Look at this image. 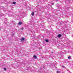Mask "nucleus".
Wrapping results in <instances>:
<instances>
[{"instance_id":"obj_1","label":"nucleus","mask_w":73,"mask_h":73,"mask_svg":"<svg viewBox=\"0 0 73 73\" xmlns=\"http://www.w3.org/2000/svg\"><path fill=\"white\" fill-rule=\"evenodd\" d=\"M57 7L58 8V9H61V6L60 5H58L57 6Z\"/></svg>"},{"instance_id":"obj_2","label":"nucleus","mask_w":73,"mask_h":73,"mask_svg":"<svg viewBox=\"0 0 73 73\" xmlns=\"http://www.w3.org/2000/svg\"><path fill=\"white\" fill-rule=\"evenodd\" d=\"M65 63H68L67 60H65L63 62V64H65Z\"/></svg>"},{"instance_id":"obj_3","label":"nucleus","mask_w":73,"mask_h":73,"mask_svg":"<svg viewBox=\"0 0 73 73\" xmlns=\"http://www.w3.org/2000/svg\"><path fill=\"white\" fill-rule=\"evenodd\" d=\"M58 38H60V37H61V34H59L58 35Z\"/></svg>"},{"instance_id":"obj_4","label":"nucleus","mask_w":73,"mask_h":73,"mask_svg":"<svg viewBox=\"0 0 73 73\" xmlns=\"http://www.w3.org/2000/svg\"><path fill=\"white\" fill-rule=\"evenodd\" d=\"M25 40V38H21V41H24Z\"/></svg>"},{"instance_id":"obj_5","label":"nucleus","mask_w":73,"mask_h":73,"mask_svg":"<svg viewBox=\"0 0 73 73\" xmlns=\"http://www.w3.org/2000/svg\"><path fill=\"white\" fill-rule=\"evenodd\" d=\"M3 20H4V21H5L4 22V23H7V21H6V19L5 18H3Z\"/></svg>"},{"instance_id":"obj_6","label":"nucleus","mask_w":73,"mask_h":73,"mask_svg":"<svg viewBox=\"0 0 73 73\" xmlns=\"http://www.w3.org/2000/svg\"><path fill=\"white\" fill-rule=\"evenodd\" d=\"M34 14H35V13L34 12H32L31 13V15H32V16H34Z\"/></svg>"},{"instance_id":"obj_7","label":"nucleus","mask_w":73,"mask_h":73,"mask_svg":"<svg viewBox=\"0 0 73 73\" xmlns=\"http://www.w3.org/2000/svg\"><path fill=\"white\" fill-rule=\"evenodd\" d=\"M19 25H21V24H22V22H20L18 23Z\"/></svg>"},{"instance_id":"obj_8","label":"nucleus","mask_w":73,"mask_h":73,"mask_svg":"<svg viewBox=\"0 0 73 73\" xmlns=\"http://www.w3.org/2000/svg\"><path fill=\"white\" fill-rule=\"evenodd\" d=\"M33 57L34 58H37V56L35 55Z\"/></svg>"},{"instance_id":"obj_9","label":"nucleus","mask_w":73,"mask_h":73,"mask_svg":"<svg viewBox=\"0 0 73 73\" xmlns=\"http://www.w3.org/2000/svg\"><path fill=\"white\" fill-rule=\"evenodd\" d=\"M56 73H61V71H57Z\"/></svg>"},{"instance_id":"obj_10","label":"nucleus","mask_w":73,"mask_h":73,"mask_svg":"<svg viewBox=\"0 0 73 73\" xmlns=\"http://www.w3.org/2000/svg\"><path fill=\"white\" fill-rule=\"evenodd\" d=\"M45 41H46V42H49V40H48V39H46L45 40Z\"/></svg>"},{"instance_id":"obj_11","label":"nucleus","mask_w":73,"mask_h":73,"mask_svg":"<svg viewBox=\"0 0 73 73\" xmlns=\"http://www.w3.org/2000/svg\"><path fill=\"white\" fill-rule=\"evenodd\" d=\"M68 59H71V56H70L68 57Z\"/></svg>"},{"instance_id":"obj_12","label":"nucleus","mask_w":73,"mask_h":73,"mask_svg":"<svg viewBox=\"0 0 73 73\" xmlns=\"http://www.w3.org/2000/svg\"><path fill=\"white\" fill-rule=\"evenodd\" d=\"M11 22L12 23H14V22H15V21H11Z\"/></svg>"},{"instance_id":"obj_13","label":"nucleus","mask_w":73,"mask_h":73,"mask_svg":"<svg viewBox=\"0 0 73 73\" xmlns=\"http://www.w3.org/2000/svg\"><path fill=\"white\" fill-rule=\"evenodd\" d=\"M13 4H16V2H13Z\"/></svg>"},{"instance_id":"obj_14","label":"nucleus","mask_w":73,"mask_h":73,"mask_svg":"<svg viewBox=\"0 0 73 73\" xmlns=\"http://www.w3.org/2000/svg\"><path fill=\"white\" fill-rule=\"evenodd\" d=\"M4 70H7V69H6V68H4Z\"/></svg>"},{"instance_id":"obj_15","label":"nucleus","mask_w":73,"mask_h":73,"mask_svg":"<svg viewBox=\"0 0 73 73\" xmlns=\"http://www.w3.org/2000/svg\"><path fill=\"white\" fill-rule=\"evenodd\" d=\"M20 13H21V14H24V13H23V11H22L21 12H20Z\"/></svg>"},{"instance_id":"obj_16","label":"nucleus","mask_w":73,"mask_h":73,"mask_svg":"<svg viewBox=\"0 0 73 73\" xmlns=\"http://www.w3.org/2000/svg\"><path fill=\"white\" fill-rule=\"evenodd\" d=\"M21 30H23V29H24V28L22 27L21 28Z\"/></svg>"},{"instance_id":"obj_17","label":"nucleus","mask_w":73,"mask_h":73,"mask_svg":"<svg viewBox=\"0 0 73 73\" xmlns=\"http://www.w3.org/2000/svg\"><path fill=\"white\" fill-rule=\"evenodd\" d=\"M52 5H54V3H51Z\"/></svg>"},{"instance_id":"obj_18","label":"nucleus","mask_w":73,"mask_h":73,"mask_svg":"<svg viewBox=\"0 0 73 73\" xmlns=\"http://www.w3.org/2000/svg\"><path fill=\"white\" fill-rule=\"evenodd\" d=\"M1 9H3L4 8H1Z\"/></svg>"},{"instance_id":"obj_19","label":"nucleus","mask_w":73,"mask_h":73,"mask_svg":"<svg viewBox=\"0 0 73 73\" xmlns=\"http://www.w3.org/2000/svg\"><path fill=\"white\" fill-rule=\"evenodd\" d=\"M62 67L63 68H64V66H62Z\"/></svg>"},{"instance_id":"obj_20","label":"nucleus","mask_w":73,"mask_h":73,"mask_svg":"<svg viewBox=\"0 0 73 73\" xmlns=\"http://www.w3.org/2000/svg\"><path fill=\"white\" fill-rule=\"evenodd\" d=\"M36 11H35V10L34 11V12H36Z\"/></svg>"},{"instance_id":"obj_21","label":"nucleus","mask_w":73,"mask_h":73,"mask_svg":"<svg viewBox=\"0 0 73 73\" xmlns=\"http://www.w3.org/2000/svg\"><path fill=\"white\" fill-rule=\"evenodd\" d=\"M52 53H53V52H51Z\"/></svg>"},{"instance_id":"obj_22","label":"nucleus","mask_w":73,"mask_h":73,"mask_svg":"<svg viewBox=\"0 0 73 73\" xmlns=\"http://www.w3.org/2000/svg\"><path fill=\"white\" fill-rule=\"evenodd\" d=\"M43 68H44V67H45L44 66H43Z\"/></svg>"},{"instance_id":"obj_23","label":"nucleus","mask_w":73,"mask_h":73,"mask_svg":"<svg viewBox=\"0 0 73 73\" xmlns=\"http://www.w3.org/2000/svg\"><path fill=\"white\" fill-rule=\"evenodd\" d=\"M14 35V34L13 35V36Z\"/></svg>"},{"instance_id":"obj_24","label":"nucleus","mask_w":73,"mask_h":73,"mask_svg":"<svg viewBox=\"0 0 73 73\" xmlns=\"http://www.w3.org/2000/svg\"><path fill=\"white\" fill-rule=\"evenodd\" d=\"M1 30V29L0 28V31Z\"/></svg>"},{"instance_id":"obj_25","label":"nucleus","mask_w":73,"mask_h":73,"mask_svg":"<svg viewBox=\"0 0 73 73\" xmlns=\"http://www.w3.org/2000/svg\"><path fill=\"white\" fill-rule=\"evenodd\" d=\"M23 12H23V13H23Z\"/></svg>"}]
</instances>
